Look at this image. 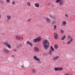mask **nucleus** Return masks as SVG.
Masks as SVG:
<instances>
[{"mask_svg":"<svg viewBox=\"0 0 75 75\" xmlns=\"http://www.w3.org/2000/svg\"><path fill=\"white\" fill-rule=\"evenodd\" d=\"M42 44L45 50H47L50 47V42L47 40H45L42 41Z\"/></svg>","mask_w":75,"mask_h":75,"instance_id":"nucleus-1","label":"nucleus"},{"mask_svg":"<svg viewBox=\"0 0 75 75\" xmlns=\"http://www.w3.org/2000/svg\"><path fill=\"white\" fill-rule=\"evenodd\" d=\"M42 40V38L41 36H39L37 38L33 40V42L34 43H36V42H38Z\"/></svg>","mask_w":75,"mask_h":75,"instance_id":"nucleus-2","label":"nucleus"},{"mask_svg":"<svg viewBox=\"0 0 75 75\" xmlns=\"http://www.w3.org/2000/svg\"><path fill=\"white\" fill-rule=\"evenodd\" d=\"M33 58H34L36 61H38V62H37L38 64H41V62L40 61V59H38L36 56H34Z\"/></svg>","mask_w":75,"mask_h":75,"instance_id":"nucleus-3","label":"nucleus"},{"mask_svg":"<svg viewBox=\"0 0 75 75\" xmlns=\"http://www.w3.org/2000/svg\"><path fill=\"white\" fill-rule=\"evenodd\" d=\"M54 69L56 71H61L63 70V68L62 67H55Z\"/></svg>","mask_w":75,"mask_h":75,"instance_id":"nucleus-4","label":"nucleus"},{"mask_svg":"<svg viewBox=\"0 0 75 75\" xmlns=\"http://www.w3.org/2000/svg\"><path fill=\"white\" fill-rule=\"evenodd\" d=\"M4 44L5 45H6L7 47H8V48H9V49H11V45L8 44V42H4Z\"/></svg>","mask_w":75,"mask_h":75,"instance_id":"nucleus-5","label":"nucleus"},{"mask_svg":"<svg viewBox=\"0 0 75 75\" xmlns=\"http://www.w3.org/2000/svg\"><path fill=\"white\" fill-rule=\"evenodd\" d=\"M50 50L49 51V54H50V55H51L52 54L51 52H52V51H53L55 50V49H54V48L52 47V46H50Z\"/></svg>","mask_w":75,"mask_h":75,"instance_id":"nucleus-6","label":"nucleus"},{"mask_svg":"<svg viewBox=\"0 0 75 75\" xmlns=\"http://www.w3.org/2000/svg\"><path fill=\"white\" fill-rule=\"evenodd\" d=\"M49 16L50 17V18H51L53 20H55V19H56V16H55V15H52L50 14L49 15Z\"/></svg>","mask_w":75,"mask_h":75,"instance_id":"nucleus-7","label":"nucleus"},{"mask_svg":"<svg viewBox=\"0 0 75 75\" xmlns=\"http://www.w3.org/2000/svg\"><path fill=\"white\" fill-rule=\"evenodd\" d=\"M59 4L60 6H63V5H64V1L63 0H60Z\"/></svg>","mask_w":75,"mask_h":75,"instance_id":"nucleus-8","label":"nucleus"},{"mask_svg":"<svg viewBox=\"0 0 75 75\" xmlns=\"http://www.w3.org/2000/svg\"><path fill=\"white\" fill-rule=\"evenodd\" d=\"M3 51V52H5V53H8L10 52V51H9V50H8V49L6 48L4 49Z\"/></svg>","mask_w":75,"mask_h":75,"instance_id":"nucleus-9","label":"nucleus"},{"mask_svg":"<svg viewBox=\"0 0 75 75\" xmlns=\"http://www.w3.org/2000/svg\"><path fill=\"white\" fill-rule=\"evenodd\" d=\"M59 58V57L58 56H56L53 58V61H56L57 59H58Z\"/></svg>","mask_w":75,"mask_h":75,"instance_id":"nucleus-10","label":"nucleus"},{"mask_svg":"<svg viewBox=\"0 0 75 75\" xmlns=\"http://www.w3.org/2000/svg\"><path fill=\"white\" fill-rule=\"evenodd\" d=\"M54 38L55 40H57L58 38V34L56 33H54Z\"/></svg>","mask_w":75,"mask_h":75,"instance_id":"nucleus-11","label":"nucleus"},{"mask_svg":"<svg viewBox=\"0 0 75 75\" xmlns=\"http://www.w3.org/2000/svg\"><path fill=\"white\" fill-rule=\"evenodd\" d=\"M45 20L47 21V23H51V21L50 18H45Z\"/></svg>","mask_w":75,"mask_h":75,"instance_id":"nucleus-12","label":"nucleus"},{"mask_svg":"<svg viewBox=\"0 0 75 75\" xmlns=\"http://www.w3.org/2000/svg\"><path fill=\"white\" fill-rule=\"evenodd\" d=\"M35 7L37 8H39V7H40V4L38 3H35Z\"/></svg>","mask_w":75,"mask_h":75,"instance_id":"nucleus-13","label":"nucleus"},{"mask_svg":"<svg viewBox=\"0 0 75 75\" xmlns=\"http://www.w3.org/2000/svg\"><path fill=\"white\" fill-rule=\"evenodd\" d=\"M34 50L35 52H39V49L37 47H35L34 48Z\"/></svg>","mask_w":75,"mask_h":75,"instance_id":"nucleus-14","label":"nucleus"},{"mask_svg":"<svg viewBox=\"0 0 75 75\" xmlns=\"http://www.w3.org/2000/svg\"><path fill=\"white\" fill-rule=\"evenodd\" d=\"M26 44H29V45H30V46H33V44L32 42H30L28 40L27 41Z\"/></svg>","mask_w":75,"mask_h":75,"instance_id":"nucleus-15","label":"nucleus"},{"mask_svg":"<svg viewBox=\"0 0 75 75\" xmlns=\"http://www.w3.org/2000/svg\"><path fill=\"white\" fill-rule=\"evenodd\" d=\"M15 39L16 40H20V37L19 36L17 35L15 37Z\"/></svg>","mask_w":75,"mask_h":75,"instance_id":"nucleus-16","label":"nucleus"},{"mask_svg":"<svg viewBox=\"0 0 75 75\" xmlns=\"http://www.w3.org/2000/svg\"><path fill=\"white\" fill-rule=\"evenodd\" d=\"M6 17L7 20H10L11 18V16L10 15H7Z\"/></svg>","mask_w":75,"mask_h":75,"instance_id":"nucleus-17","label":"nucleus"},{"mask_svg":"<svg viewBox=\"0 0 75 75\" xmlns=\"http://www.w3.org/2000/svg\"><path fill=\"white\" fill-rule=\"evenodd\" d=\"M62 24L63 25H65L67 24V22L65 21H63Z\"/></svg>","mask_w":75,"mask_h":75,"instance_id":"nucleus-18","label":"nucleus"},{"mask_svg":"<svg viewBox=\"0 0 75 75\" xmlns=\"http://www.w3.org/2000/svg\"><path fill=\"white\" fill-rule=\"evenodd\" d=\"M66 38V36L65 35H64L63 37L62 38H61V40H62V41L64 40H65V39Z\"/></svg>","mask_w":75,"mask_h":75,"instance_id":"nucleus-19","label":"nucleus"},{"mask_svg":"<svg viewBox=\"0 0 75 75\" xmlns=\"http://www.w3.org/2000/svg\"><path fill=\"white\" fill-rule=\"evenodd\" d=\"M32 72L33 74H35L36 72V70H35L34 69H32Z\"/></svg>","mask_w":75,"mask_h":75,"instance_id":"nucleus-20","label":"nucleus"},{"mask_svg":"<svg viewBox=\"0 0 75 75\" xmlns=\"http://www.w3.org/2000/svg\"><path fill=\"white\" fill-rule=\"evenodd\" d=\"M54 47V48L55 49H58V46L57 45H55Z\"/></svg>","mask_w":75,"mask_h":75,"instance_id":"nucleus-21","label":"nucleus"},{"mask_svg":"<svg viewBox=\"0 0 75 75\" xmlns=\"http://www.w3.org/2000/svg\"><path fill=\"white\" fill-rule=\"evenodd\" d=\"M27 5L28 7H30L31 6V4L29 2H28L27 3Z\"/></svg>","mask_w":75,"mask_h":75,"instance_id":"nucleus-22","label":"nucleus"},{"mask_svg":"<svg viewBox=\"0 0 75 75\" xmlns=\"http://www.w3.org/2000/svg\"><path fill=\"white\" fill-rule=\"evenodd\" d=\"M61 0H56L55 1V3H60Z\"/></svg>","mask_w":75,"mask_h":75,"instance_id":"nucleus-23","label":"nucleus"},{"mask_svg":"<svg viewBox=\"0 0 75 75\" xmlns=\"http://www.w3.org/2000/svg\"><path fill=\"white\" fill-rule=\"evenodd\" d=\"M60 33H61V34H64V31L62 30H61L60 31Z\"/></svg>","mask_w":75,"mask_h":75,"instance_id":"nucleus-24","label":"nucleus"},{"mask_svg":"<svg viewBox=\"0 0 75 75\" xmlns=\"http://www.w3.org/2000/svg\"><path fill=\"white\" fill-rule=\"evenodd\" d=\"M65 16L66 17V18H68L69 16H68V14L66 13L65 14Z\"/></svg>","mask_w":75,"mask_h":75,"instance_id":"nucleus-25","label":"nucleus"},{"mask_svg":"<svg viewBox=\"0 0 75 75\" xmlns=\"http://www.w3.org/2000/svg\"><path fill=\"white\" fill-rule=\"evenodd\" d=\"M68 39H71L72 38V37H71V36H70V35H68Z\"/></svg>","mask_w":75,"mask_h":75,"instance_id":"nucleus-26","label":"nucleus"},{"mask_svg":"<svg viewBox=\"0 0 75 75\" xmlns=\"http://www.w3.org/2000/svg\"><path fill=\"white\" fill-rule=\"evenodd\" d=\"M56 23V22H55V21H53L52 22V24H55Z\"/></svg>","mask_w":75,"mask_h":75,"instance_id":"nucleus-27","label":"nucleus"},{"mask_svg":"<svg viewBox=\"0 0 75 75\" xmlns=\"http://www.w3.org/2000/svg\"><path fill=\"white\" fill-rule=\"evenodd\" d=\"M13 51H14V52H17V49H14L13 50Z\"/></svg>","mask_w":75,"mask_h":75,"instance_id":"nucleus-28","label":"nucleus"},{"mask_svg":"<svg viewBox=\"0 0 75 75\" xmlns=\"http://www.w3.org/2000/svg\"><path fill=\"white\" fill-rule=\"evenodd\" d=\"M31 20V18H30L29 19H28L27 20L28 21V22H29V21H30Z\"/></svg>","mask_w":75,"mask_h":75,"instance_id":"nucleus-29","label":"nucleus"},{"mask_svg":"<svg viewBox=\"0 0 75 75\" xmlns=\"http://www.w3.org/2000/svg\"><path fill=\"white\" fill-rule=\"evenodd\" d=\"M12 5H14L15 4V2L14 1H13L12 3Z\"/></svg>","mask_w":75,"mask_h":75,"instance_id":"nucleus-30","label":"nucleus"},{"mask_svg":"<svg viewBox=\"0 0 75 75\" xmlns=\"http://www.w3.org/2000/svg\"><path fill=\"white\" fill-rule=\"evenodd\" d=\"M71 41H69L67 42V44H70V43H71Z\"/></svg>","mask_w":75,"mask_h":75,"instance_id":"nucleus-31","label":"nucleus"},{"mask_svg":"<svg viewBox=\"0 0 75 75\" xmlns=\"http://www.w3.org/2000/svg\"><path fill=\"white\" fill-rule=\"evenodd\" d=\"M54 27L55 28H57V26H56V25H54Z\"/></svg>","mask_w":75,"mask_h":75,"instance_id":"nucleus-32","label":"nucleus"},{"mask_svg":"<svg viewBox=\"0 0 75 75\" xmlns=\"http://www.w3.org/2000/svg\"><path fill=\"white\" fill-rule=\"evenodd\" d=\"M6 1H7V3H10V0H6Z\"/></svg>","mask_w":75,"mask_h":75,"instance_id":"nucleus-33","label":"nucleus"},{"mask_svg":"<svg viewBox=\"0 0 75 75\" xmlns=\"http://www.w3.org/2000/svg\"><path fill=\"white\" fill-rule=\"evenodd\" d=\"M0 2H1V4H2V3H3L4 2H3V1H0Z\"/></svg>","mask_w":75,"mask_h":75,"instance_id":"nucleus-34","label":"nucleus"},{"mask_svg":"<svg viewBox=\"0 0 75 75\" xmlns=\"http://www.w3.org/2000/svg\"><path fill=\"white\" fill-rule=\"evenodd\" d=\"M73 41V39L71 38V40H70V41H71V42L72 41Z\"/></svg>","mask_w":75,"mask_h":75,"instance_id":"nucleus-35","label":"nucleus"},{"mask_svg":"<svg viewBox=\"0 0 75 75\" xmlns=\"http://www.w3.org/2000/svg\"><path fill=\"white\" fill-rule=\"evenodd\" d=\"M12 57H13V58H15V57H14V56L13 55H12Z\"/></svg>","mask_w":75,"mask_h":75,"instance_id":"nucleus-36","label":"nucleus"},{"mask_svg":"<svg viewBox=\"0 0 75 75\" xmlns=\"http://www.w3.org/2000/svg\"><path fill=\"white\" fill-rule=\"evenodd\" d=\"M48 5H49V6H50V5H51V3H49L48 4Z\"/></svg>","mask_w":75,"mask_h":75,"instance_id":"nucleus-37","label":"nucleus"},{"mask_svg":"<svg viewBox=\"0 0 75 75\" xmlns=\"http://www.w3.org/2000/svg\"><path fill=\"white\" fill-rule=\"evenodd\" d=\"M43 55H44V56L45 55V53H43Z\"/></svg>","mask_w":75,"mask_h":75,"instance_id":"nucleus-38","label":"nucleus"},{"mask_svg":"<svg viewBox=\"0 0 75 75\" xmlns=\"http://www.w3.org/2000/svg\"><path fill=\"white\" fill-rule=\"evenodd\" d=\"M21 67H22V68H24V66L22 65L21 66Z\"/></svg>","mask_w":75,"mask_h":75,"instance_id":"nucleus-39","label":"nucleus"},{"mask_svg":"<svg viewBox=\"0 0 75 75\" xmlns=\"http://www.w3.org/2000/svg\"><path fill=\"white\" fill-rule=\"evenodd\" d=\"M1 18V14H0V18Z\"/></svg>","mask_w":75,"mask_h":75,"instance_id":"nucleus-40","label":"nucleus"},{"mask_svg":"<svg viewBox=\"0 0 75 75\" xmlns=\"http://www.w3.org/2000/svg\"><path fill=\"white\" fill-rule=\"evenodd\" d=\"M65 75H68V74H65Z\"/></svg>","mask_w":75,"mask_h":75,"instance_id":"nucleus-41","label":"nucleus"},{"mask_svg":"<svg viewBox=\"0 0 75 75\" xmlns=\"http://www.w3.org/2000/svg\"><path fill=\"white\" fill-rule=\"evenodd\" d=\"M56 29V28H55L54 29V30H55Z\"/></svg>","mask_w":75,"mask_h":75,"instance_id":"nucleus-42","label":"nucleus"},{"mask_svg":"<svg viewBox=\"0 0 75 75\" xmlns=\"http://www.w3.org/2000/svg\"><path fill=\"white\" fill-rule=\"evenodd\" d=\"M20 45V46H22V45H21H21Z\"/></svg>","mask_w":75,"mask_h":75,"instance_id":"nucleus-43","label":"nucleus"}]
</instances>
